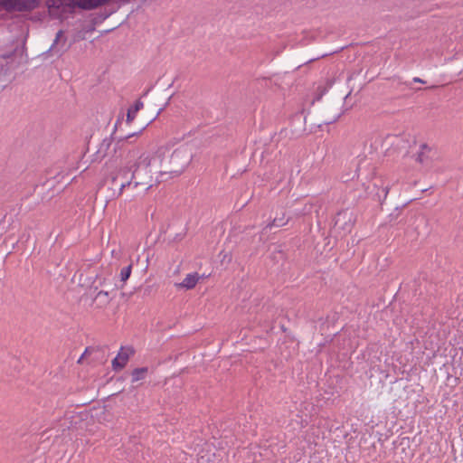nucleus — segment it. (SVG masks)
Here are the masks:
<instances>
[{
    "instance_id": "1",
    "label": "nucleus",
    "mask_w": 463,
    "mask_h": 463,
    "mask_svg": "<svg viewBox=\"0 0 463 463\" xmlns=\"http://www.w3.org/2000/svg\"><path fill=\"white\" fill-rule=\"evenodd\" d=\"M151 160L148 156L142 155L138 160L128 161L120 166L112 177V184L117 185L119 181H144L151 178L149 166Z\"/></svg>"
},
{
    "instance_id": "2",
    "label": "nucleus",
    "mask_w": 463,
    "mask_h": 463,
    "mask_svg": "<svg viewBox=\"0 0 463 463\" xmlns=\"http://www.w3.org/2000/svg\"><path fill=\"white\" fill-rule=\"evenodd\" d=\"M77 0H45V5L51 16L61 19L62 14L71 12L78 5Z\"/></svg>"
},
{
    "instance_id": "3",
    "label": "nucleus",
    "mask_w": 463,
    "mask_h": 463,
    "mask_svg": "<svg viewBox=\"0 0 463 463\" xmlns=\"http://www.w3.org/2000/svg\"><path fill=\"white\" fill-rule=\"evenodd\" d=\"M41 0H0V9L12 12H29L37 8Z\"/></svg>"
},
{
    "instance_id": "4",
    "label": "nucleus",
    "mask_w": 463,
    "mask_h": 463,
    "mask_svg": "<svg viewBox=\"0 0 463 463\" xmlns=\"http://www.w3.org/2000/svg\"><path fill=\"white\" fill-rule=\"evenodd\" d=\"M68 49L69 45L67 43V38L64 36L63 31L59 30L52 45L44 54L60 58L68 51Z\"/></svg>"
},
{
    "instance_id": "5",
    "label": "nucleus",
    "mask_w": 463,
    "mask_h": 463,
    "mask_svg": "<svg viewBox=\"0 0 463 463\" xmlns=\"http://www.w3.org/2000/svg\"><path fill=\"white\" fill-rule=\"evenodd\" d=\"M133 349L131 347H121L117 356L112 360V368L114 371L118 372L125 367L127 364L129 356L133 354Z\"/></svg>"
},
{
    "instance_id": "6",
    "label": "nucleus",
    "mask_w": 463,
    "mask_h": 463,
    "mask_svg": "<svg viewBox=\"0 0 463 463\" xmlns=\"http://www.w3.org/2000/svg\"><path fill=\"white\" fill-rule=\"evenodd\" d=\"M289 221V218L286 216L284 211H281L280 213H277L276 216L272 220V222H269L264 228L263 232H267L268 230H271L272 227H283L285 226Z\"/></svg>"
},
{
    "instance_id": "7",
    "label": "nucleus",
    "mask_w": 463,
    "mask_h": 463,
    "mask_svg": "<svg viewBox=\"0 0 463 463\" xmlns=\"http://www.w3.org/2000/svg\"><path fill=\"white\" fill-rule=\"evenodd\" d=\"M200 276L197 272L189 273L185 276L182 282L175 284L177 288L192 289L198 283Z\"/></svg>"
},
{
    "instance_id": "8",
    "label": "nucleus",
    "mask_w": 463,
    "mask_h": 463,
    "mask_svg": "<svg viewBox=\"0 0 463 463\" xmlns=\"http://www.w3.org/2000/svg\"><path fill=\"white\" fill-rule=\"evenodd\" d=\"M109 0H77L76 5L82 10H92L108 3Z\"/></svg>"
},
{
    "instance_id": "9",
    "label": "nucleus",
    "mask_w": 463,
    "mask_h": 463,
    "mask_svg": "<svg viewBox=\"0 0 463 463\" xmlns=\"http://www.w3.org/2000/svg\"><path fill=\"white\" fill-rule=\"evenodd\" d=\"M12 78L7 64L0 62V90H4Z\"/></svg>"
},
{
    "instance_id": "10",
    "label": "nucleus",
    "mask_w": 463,
    "mask_h": 463,
    "mask_svg": "<svg viewBox=\"0 0 463 463\" xmlns=\"http://www.w3.org/2000/svg\"><path fill=\"white\" fill-rule=\"evenodd\" d=\"M380 183H381V184L374 183L373 186H374V188L378 189L375 195L377 196L378 201L381 203H383V202L386 199V197L389 194L390 186H389V184H384L383 181H380Z\"/></svg>"
},
{
    "instance_id": "11",
    "label": "nucleus",
    "mask_w": 463,
    "mask_h": 463,
    "mask_svg": "<svg viewBox=\"0 0 463 463\" xmlns=\"http://www.w3.org/2000/svg\"><path fill=\"white\" fill-rule=\"evenodd\" d=\"M143 107L144 103L140 99L136 100L134 105L128 109L127 121L131 122L135 118L137 112Z\"/></svg>"
},
{
    "instance_id": "12",
    "label": "nucleus",
    "mask_w": 463,
    "mask_h": 463,
    "mask_svg": "<svg viewBox=\"0 0 463 463\" xmlns=\"http://www.w3.org/2000/svg\"><path fill=\"white\" fill-rule=\"evenodd\" d=\"M147 372H148L147 367L135 368L131 373V382L136 383L140 380H144L146 376Z\"/></svg>"
},
{
    "instance_id": "13",
    "label": "nucleus",
    "mask_w": 463,
    "mask_h": 463,
    "mask_svg": "<svg viewBox=\"0 0 463 463\" xmlns=\"http://www.w3.org/2000/svg\"><path fill=\"white\" fill-rule=\"evenodd\" d=\"M145 184H146L145 181H131V178L128 181H120L119 184L118 183V184L119 186L118 196L121 195L124 189L127 187L133 185L134 188H137L139 185H142Z\"/></svg>"
},
{
    "instance_id": "14",
    "label": "nucleus",
    "mask_w": 463,
    "mask_h": 463,
    "mask_svg": "<svg viewBox=\"0 0 463 463\" xmlns=\"http://www.w3.org/2000/svg\"><path fill=\"white\" fill-rule=\"evenodd\" d=\"M430 151V148L428 146L427 144H421L420 146V151L416 155V161L420 164H424L428 159L427 152Z\"/></svg>"
},
{
    "instance_id": "15",
    "label": "nucleus",
    "mask_w": 463,
    "mask_h": 463,
    "mask_svg": "<svg viewBox=\"0 0 463 463\" xmlns=\"http://www.w3.org/2000/svg\"><path fill=\"white\" fill-rule=\"evenodd\" d=\"M132 266L124 267L120 271V280L126 282L131 275Z\"/></svg>"
},
{
    "instance_id": "16",
    "label": "nucleus",
    "mask_w": 463,
    "mask_h": 463,
    "mask_svg": "<svg viewBox=\"0 0 463 463\" xmlns=\"http://www.w3.org/2000/svg\"><path fill=\"white\" fill-rule=\"evenodd\" d=\"M347 213H348L347 212H340V213H338L337 215L335 218V225H340L341 218L342 217L345 218Z\"/></svg>"
},
{
    "instance_id": "17",
    "label": "nucleus",
    "mask_w": 463,
    "mask_h": 463,
    "mask_svg": "<svg viewBox=\"0 0 463 463\" xmlns=\"http://www.w3.org/2000/svg\"><path fill=\"white\" fill-rule=\"evenodd\" d=\"M100 296L109 297V292L105 291V290H100L98 292L97 297H100Z\"/></svg>"
},
{
    "instance_id": "18",
    "label": "nucleus",
    "mask_w": 463,
    "mask_h": 463,
    "mask_svg": "<svg viewBox=\"0 0 463 463\" xmlns=\"http://www.w3.org/2000/svg\"><path fill=\"white\" fill-rule=\"evenodd\" d=\"M301 428H305L308 425V420L307 419H301L300 422Z\"/></svg>"
},
{
    "instance_id": "19",
    "label": "nucleus",
    "mask_w": 463,
    "mask_h": 463,
    "mask_svg": "<svg viewBox=\"0 0 463 463\" xmlns=\"http://www.w3.org/2000/svg\"><path fill=\"white\" fill-rule=\"evenodd\" d=\"M413 81L414 82H419V83H424V80L419 77H414L413 78Z\"/></svg>"
},
{
    "instance_id": "20",
    "label": "nucleus",
    "mask_w": 463,
    "mask_h": 463,
    "mask_svg": "<svg viewBox=\"0 0 463 463\" xmlns=\"http://www.w3.org/2000/svg\"><path fill=\"white\" fill-rule=\"evenodd\" d=\"M152 87L148 88L146 90H145V92L143 93V97L146 96L149 91L151 90Z\"/></svg>"
},
{
    "instance_id": "21",
    "label": "nucleus",
    "mask_w": 463,
    "mask_h": 463,
    "mask_svg": "<svg viewBox=\"0 0 463 463\" xmlns=\"http://www.w3.org/2000/svg\"><path fill=\"white\" fill-rule=\"evenodd\" d=\"M342 229L343 230H349L350 229V225H347L346 223H345V225L342 226Z\"/></svg>"
},
{
    "instance_id": "22",
    "label": "nucleus",
    "mask_w": 463,
    "mask_h": 463,
    "mask_svg": "<svg viewBox=\"0 0 463 463\" xmlns=\"http://www.w3.org/2000/svg\"><path fill=\"white\" fill-rule=\"evenodd\" d=\"M339 117H340L339 115H338V116H336V117H335V118L333 120V122H335V120H337V119L339 118ZM330 123H332V121L327 122L326 124H330Z\"/></svg>"
},
{
    "instance_id": "23",
    "label": "nucleus",
    "mask_w": 463,
    "mask_h": 463,
    "mask_svg": "<svg viewBox=\"0 0 463 463\" xmlns=\"http://www.w3.org/2000/svg\"><path fill=\"white\" fill-rule=\"evenodd\" d=\"M162 110H163V109H159V110L157 111V113L156 115V118L161 113Z\"/></svg>"
},
{
    "instance_id": "24",
    "label": "nucleus",
    "mask_w": 463,
    "mask_h": 463,
    "mask_svg": "<svg viewBox=\"0 0 463 463\" xmlns=\"http://www.w3.org/2000/svg\"><path fill=\"white\" fill-rule=\"evenodd\" d=\"M135 135H136V133H132V134H130V135L127 136V137H126V138L130 137H133V136H135Z\"/></svg>"
}]
</instances>
